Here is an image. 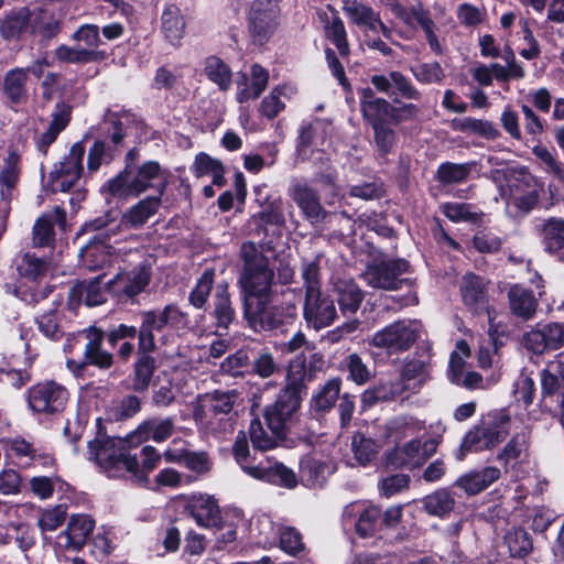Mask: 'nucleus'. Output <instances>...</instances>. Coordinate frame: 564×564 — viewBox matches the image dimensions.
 Instances as JSON below:
<instances>
[{"label": "nucleus", "instance_id": "f8f14e48", "mask_svg": "<svg viewBox=\"0 0 564 564\" xmlns=\"http://www.w3.org/2000/svg\"><path fill=\"white\" fill-rule=\"evenodd\" d=\"M280 7L276 0H256L248 14V30L254 44L263 45L279 26Z\"/></svg>", "mask_w": 564, "mask_h": 564}, {"label": "nucleus", "instance_id": "3c124183", "mask_svg": "<svg viewBox=\"0 0 564 564\" xmlns=\"http://www.w3.org/2000/svg\"><path fill=\"white\" fill-rule=\"evenodd\" d=\"M429 376V365L421 359L406 360L402 367L401 376L398 379L404 384L410 386L414 381L412 389L416 390L426 381ZM411 387H409L410 389Z\"/></svg>", "mask_w": 564, "mask_h": 564}, {"label": "nucleus", "instance_id": "774afa93", "mask_svg": "<svg viewBox=\"0 0 564 564\" xmlns=\"http://www.w3.org/2000/svg\"><path fill=\"white\" fill-rule=\"evenodd\" d=\"M339 392L340 380L338 378L328 380L313 399L316 409L319 411L329 410L337 401Z\"/></svg>", "mask_w": 564, "mask_h": 564}, {"label": "nucleus", "instance_id": "6e6552de", "mask_svg": "<svg viewBox=\"0 0 564 564\" xmlns=\"http://www.w3.org/2000/svg\"><path fill=\"white\" fill-rule=\"evenodd\" d=\"M118 225L113 221L106 223L102 219H95L87 225L90 230H97V234L80 248L79 260L88 270L102 269L113 262L117 256L110 243V234H116Z\"/></svg>", "mask_w": 564, "mask_h": 564}, {"label": "nucleus", "instance_id": "13d9d810", "mask_svg": "<svg viewBox=\"0 0 564 564\" xmlns=\"http://www.w3.org/2000/svg\"><path fill=\"white\" fill-rule=\"evenodd\" d=\"M329 473V466L317 459L305 458L301 463V476L308 486L323 484Z\"/></svg>", "mask_w": 564, "mask_h": 564}, {"label": "nucleus", "instance_id": "f03ea898", "mask_svg": "<svg viewBox=\"0 0 564 564\" xmlns=\"http://www.w3.org/2000/svg\"><path fill=\"white\" fill-rule=\"evenodd\" d=\"M307 377L311 378L312 375L307 370L306 357L295 356L289 364L285 388L275 403L264 412L265 423L273 432H280L300 408L301 392Z\"/></svg>", "mask_w": 564, "mask_h": 564}, {"label": "nucleus", "instance_id": "1a4fd4ad", "mask_svg": "<svg viewBox=\"0 0 564 564\" xmlns=\"http://www.w3.org/2000/svg\"><path fill=\"white\" fill-rule=\"evenodd\" d=\"M187 314L173 304L166 305L162 311L142 313V324L139 330L140 350L153 351L155 349L153 330H162L165 327L178 330L187 327Z\"/></svg>", "mask_w": 564, "mask_h": 564}, {"label": "nucleus", "instance_id": "a211bd4d", "mask_svg": "<svg viewBox=\"0 0 564 564\" xmlns=\"http://www.w3.org/2000/svg\"><path fill=\"white\" fill-rule=\"evenodd\" d=\"M151 275V267L148 263H140L119 271L106 284L118 296L133 297L149 285Z\"/></svg>", "mask_w": 564, "mask_h": 564}, {"label": "nucleus", "instance_id": "7ed1b4c3", "mask_svg": "<svg viewBox=\"0 0 564 564\" xmlns=\"http://www.w3.org/2000/svg\"><path fill=\"white\" fill-rule=\"evenodd\" d=\"M242 270L238 283L245 302L269 299L274 272L269 267L268 258L253 242H245L240 249Z\"/></svg>", "mask_w": 564, "mask_h": 564}, {"label": "nucleus", "instance_id": "052dcab7", "mask_svg": "<svg viewBox=\"0 0 564 564\" xmlns=\"http://www.w3.org/2000/svg\"><path fill=\"white\" fill-rule=\"evenodd\" d=\"M558 365L552 364L541 373V386L543 398L558 394L560 402L564 393V377L558 376Z\"/></svg>", "mask_w": 564, "mask_h": 564}, {"label": "nucleus", "instance_id": "b1692460", "mask_svg": "<svg viewBox=\"0 0 564 564\" xmlns=\"http://www.w3.org/2000/svg\"><path fill=\"white\" fill-rule=\"evenodd\" d=\"M94 530V521L85 514L72 517L65 531L56 538L58 547L66 550L80 549Z\"/></svg>", "mask_w": 564, "mask_h": 564}, {"label": "nucleus", "instance_id": "423d86ee", "mask_svg": "<svg viewBox=\"0 0 564 564\" xmlns=\"http://www.w3.org/2000/svg\"><path fill=\"white\" fill-rule=\"evenodd\" d=\"M234 455L241 469L250 477L282 486L289 489L297 485V478L294 471L281 463L273 462L270 458L254 464L248 458L249 445L243 432H239L234 444Z\"/></svg>", "mask_w": 564, "mask_h": 564}, {"label": "nucleus", "instance_id": "c9c22d12", "mask_svg": "<svg viewBox=\"0 0 564 564\" xmlns=\"http://www.w3.org/2000/svg\"><path fill=\"white\" fill-rule=\"evenodd\" d=\"M101 275H98L93 281L79 282L69 291V303L75 305L84 300L87 306L100 305L106 301L105 292L100 286Z\"/></svg>", "mask_w": 564, "mask_h": 564}, {"label": "nucleus", "instance_id": "aec40b11", "mask_svg": "<svg viewBox=\"0 0 564 564\" xmlns=\"http://www.w3.org/2000/svg\"><path fill=\"white\" fill-rule=\"evenodd\" d=\"M102 130L107 131L111 141H122L131 138L142 141L148 139V127L130 113H110L102 122Z\"/></svg>", "mask_w": 564, "mask_h": 564}, {"label": "nucleus", "instance_id": "a19ab883", "mask_svg": "<svg viewBox=\"0 0 564 564\" xmlns=\"http://www.w3.org/2000/svg\"><path fill=\"white\" fill-rule=\"evenodd\" d=\"M295 89L289 85L274 87L261 101L260 111L268 119L275 118L285 107L284 100L291 99Z\"/></svg>", "mask_w": 564, "mask_h": 564}, {"label": "nucleus", "instance_id": "cd10ccee", "mask_svg": "<svg viewBox=\"0 0 564 564\" xmlns=\"http://www.w3.org/2000/svg\"><path fill=\"white\" fill-rule=\"evenodd\" d=\"M426 460V454L421 449V442L412 440L395 446L387 454V464L393 468L413 469Z\"/></svg>", "mask_w": 564, "mask_h": 564}, {"label": "nucleus", "instance_id": "603ef678", "mask_svg": "<svg viewBox=\"0 0 564 564\" xmlns=\"http://www.w3.org/2000/svg\"><path fill=\"white\" fill-rule=\"evenodd\" d=\"M411 21L415 19L419 25L422 28L431 50L440 54L442 51L441 44L435 34V23L432 20L430 12L423 8L421 2H419L416 6L411 8Z\"/></svg>", "mask_w": 564, "mask_h": 564}, {"label": "nucleus", "instance_id": "dca6fc26", "mask_svg": "<svg viewBox=\"0 0 564 564\" xmlns=\"http://www.w3.org/2000/svg\"><path fill=\"white\" fill-rule=\"evenodd\" d=\"M303 318L310 328L317 332L330 326L337 318L334 300L322 291L305 292Z\"/></svg>", "mask_w": 564, "mask_h": 564}, {"label": "nucleus", "instance_id": "412c9836", "mask_svg": "<svg viewBox=\"0 0 564 564\" xmlns=\"http://www.w3.org/2000/svg\"><path fill=\"white\" fill-rule=\"evenodd\" d=\"M269 299L259 301H246L245 317L249 326L256 332L272 330L285 325L281 316L280 308L276 306H268Z\"/></svg>", "mask_w": 564, "mask_h": 564}, {"label": "nucleus", "instance_id": "39448f33", "mask_svg": "<svg viewBox=\"0 0 564 564\" xmlns=\"http://www.w3.org/2000/svg\"><path fill=\"white\" fill-rule=\"evenodd\" d=\"M127 443L121 438L100 437L88 443V458L94 460L108 477L118 478L127 473L139 477V463L127 453Z\"/></svg>", "mask_w": 564, "mask_h": 564}, {"label": "nucleus", "instance_id": "a18cd8bd", "mask_svg": "<svg viewBox=\"0 0 564 564\" xmlns=\"http://www.w3.org/2000/svg\"><path fill=\"white\" fill-rule=\"evenodd\" d=\"M20 174V154L10 150L4 159L3 167L0 172V186L3 187V196L14 193Z\"/></svg>", "mask_w": 564, "mask_h": 564}, {"label": "nucleus", "instance_id": "9d476101", "mask_svg": "<svg viewBox=\"0 0 564 564\" xmlns=\"http://www.w3.org/2000/svg\"><path fill=\"white\" fill-rule=\"evenodd\" d=\"M420 335V325L414 321H397L372 334L369 345L387 351L399 354L408 350Z\"/></svg>", "mask_w": 564, "mask_h": 564}, {"label": "nucleus", "instance_id": "a878e982", "mask_svg": "<svg viewBox=\"0 0 564 564\" xmlns=\"http://www.w3.org/2000/svg\"><path fill=\"white\" fill-rule=\"evenodd\" d=\"M63 18L47 8L31 11L30 34L39 36L41 41H50L62 31Z\"/></svg>", "mask_w": 564, "mask_h": 564}, {"label": "nucleus", "instance_id": "ddd939ff", "mask_svg": "<svg viewBox=\"0 0 564 564\" xmlns=\"http://www.w3.org/2000/svg\"><path fill=\"white\" fill-rule=\"evenodd\" d=\"M409 263L403 259L382 261L367 265L362 278L368 286L393 291L402 285L409 286V280L400 278L408 271Z\"/></svg>", "mask_w": 564, "mask_h": 564}, {"label": "nucleus", "instance_id": "864d4df0", "mask_svg": "<svg viewBox=\"0 0 564 564\" xmlns=\"http://www.w3.org/2000/svg\"><path fill=\"white\" fill-rule=\"evenodd\" d=\"M138 349L140 348L138 347ZM150 352L151 351L138 350L139 357L135 362L133 382L135 390H145L152 379L155 369V361L154 358L149 355Z\"/></svg>", "mask_w": 564, "mask_h": 564}, {"label": "nucleus", "instance_id": "09e8293b", "mask_svg": "<svg viewBox=\"0 0 564 564\" xmlns=\"http://www.w3.org/2000/svg\"><path fill=\"white\" fill-rule=\"evenodd\" d=\"M26 70L14 68L9 70L3 79V93L12 102H20L26 95Z\"/></svg>", "mask_w": 564, "mask_h": 564}, {"label": "nucleus", "instance_id": "f704fd0d", "mask_svg": "<svg viewBox=\"0 0 564 564\" xmlns=\"http://www.w3.org/2000/svg\"><path fill=\"white\" fill-rule=\"evenodd\" d=\"M454 131L476 135L484 139H496L499 137L498 129L488 120L476 119L471 117L456 118L451 121Z\"/></svg>", "mask_w": 564, "mask_h": 564}, {"label": "nucleus", "instance_id": "bf43d9fd", "mask_svg": "<svg viewBox=\"0 0 564 564\" xmlns=\"http://www.w3.org/2000/svg\"><path fill=\"white\" fill-rule=\"evenodd\" d=\"M70 115L72 107L69 105L64 102L57 104L52 113V121L43 134V141H55L61 131L69 123Z\"/></svg>", "mask_w": 564, "mask_h": 564}, {"label": "nucleus", "instance_id": "49530a36", "mask_svg": "<svg viewBox=\"0 0 564 564\" xmlns=\"http://www.w3.org/2000/svg\"><path fill=\"white\" fill-rule=\"evenodd\" d=\"M423 509L431 516L445 517L449 513L454 506L455 500L446 489H438L431 495H427L423 500Z\"/></svg>", "mask_w": 564, "mask_h": 564}, {"label": "nucleus", "instance_id": "338daca9", "mask_svg": "<svg viewBox=\"0 0 564 564\" xmlns=\"http://www.w3.org/2000/svg\"><path fill=\"white\" fill-rule=\"evenodd\" d=\"M351 449L358 464L365 466L376 457L378 446L362 434H356L351 441Z\"/></svg>", "mask_w": 564, "mask_h": 564}, {"label": "nucleus", "instance_id": "f257e3e1", "mask_svg": "<svg viewBox=\"0 0 564 564\" xmlns=\"http://www.w3.org/2000/svg\"><path fill=\"white\" fill-rule=\"evenodd\" d=\"M491 178L498 186L509 216L522 217L538 204L542 186L527 169L503 166L492 171Z\"/></svg>", "mask_w": 564, "mask_h": 564}, {"label": "nucleus", "instance_id": "69168bd1", "mask_svg": "<svg viewBox=\"0 0 564 564\" xmlns=\"http://www.w3.org/2000/svg\"><path fill=\"white\" fill-rule=\"evenodd\" d=\"M283 427H285V425ZM269 430L271 431V434L265 432L261 422L258 420H253L250 423L249 435L256 448L261 451H268L270 448H273L276 444L275 438L280 436L284 431V429H282L280 432L275 433L270 427Z\"/></svg>", "mask_w": 564, "mask_h": 564}, {"label": "nucleus", "instance_id": "de8ad7c7", "mask_svg": "<svg viewBox=\"0 0 564 564\" xmlns=\"http://www.w3.org/2000/svg\"><path fill=\"white\" fill-rule=\"evenodd\" d=\"M269 82V73L259 64H253L251 67V85L239 89L237 93V100L245 102L249 99L258 98L267 88Z\"/></svg>", "mask_w": 564, "mask_h": 564}, {"label": "nucleus", "instance_id": "c85d7f7f", "mask_svg": "<svg viewBox=\"0 0 564 564\" xmlns=\"http://www.w3.org/2000/svg\"><path fill=\"white\" fill-rule=\"evenodd\" d=\"M56 223L61 229L66 227V213L56 206L52 214H45L37 218L33 226V245L36 247L48 246L54 240L53 224Z\"/></svg>", "mask_w": 564, "mask_h": 564}, {"label": "nucleus", "instance_id": "8fccbe9b", "mask_svg": "<svg viewBox=\"0 0 564 564\" xmlns=\"http://www.w3.org/2000/svg\"><path fill=\"white\" fill-rule=\"evenodd\" d=\"M325 36L334 43L339 55L346 57L350 53L347 32L343 20L335 14L325 23Z\"/></svg>", "mask_w": 564, "mask_h": 564}, {"label": "nucleus", "instance_id": "5701e85b", "mask_svg": "<svg viewBox=\"0 0 564 564\" xmlns=\"http://www.w3.org/2000/svg\"><path fill=\"white\" fill-rule=\"evenodd\" d=\"M370 82L377 90L391 96L399 95L402 98L413 100H420L422 96L411 80L398 70L390 72L388 76L373 75Z\"/></svg>", "mask_w": 564, "mask_h": 564}, {"label": "nucleus", "instance_id": "680f3d73", "mask_svg": "<svg viewBox=\"0 0 564 564\" xmlns=\"http://www.w3.org/2000/svg\"><path fill=\"white\" fill-rule=\"evenodd\" d=\"M505 544L511 556H524L532 550L528 532L520 528H513L506 533Z\"/></svg>", "mask_w": 564, "mask_h": 564}, {"label": "nucleus", "instance_id": "6ab92c4d", "mask_svg": "<svg viewBox=\"0 0 564 564\" xmlns=\"http://www.w3.org/2000/svg\"><path fill=\"white\" fill-rule=\"evenodd\" d=\"M460 294L463 302L475 313L486 312L489 321V335L495 340L497 329L494 324V315L489 308L486 295L485 281L473 273H467L463 276L460 282Z\"/></svg>", "mask_w": 564, "mask_h": 564}, {"label": "nucleus", "instance_id": "0eeeda50", "mask_svg": "<svg viewBox=\"0 0 564 564\" xmlns=\"http://www.w3.org/2000/svg\"><path fill=\"white\" fill-rule=\"evenodd\" d=\"M509 416L502 411L489 415L465 435L456 458L463 460L467 452H481L496 447L509 434Z\"/></svg>", "mask_w": 564, "mask_h": 564}, {"label": "nucleus", "instance_id": "f3484780", "mask_svg": "<svg viewBox=\"0 0 564 564\" xmlns=\"http://www.w3.org/2000/svg\"><path fill=\"white\" fill-rule=\"evenodd\" d=\"M84 154L83 143H74L68 156L54 166L50 172V185L53 192H67L78 182L83 172Z\"/></svg>", "mask_w": 564, "mask_h": 564}, {"label": "nucleus", "instance_id": "4468645a", "mask_svg": "<svg viewBox=\"0 0 564 564\" xmlns=\"http://www.w3.org/2000/svg\"><path fill=\"white\" fill-rule=\"evenodd\" d=\"M341 524L360 538L372 536L381 525V510L365 501L350 502L343 510Z\"/></svg>", "mask_w": 564, "mask_h": 564}, {"label": "nucleus", "instance_id": "e2e57ef3", "mask_svg": "<svg viewBox=\"0 0 564 564\" xmlns=\"http://www.w3.org/2000/svg\"><path fill=\"white\" fill-rule=\"evenodd\" d=\"M48 263L34 254L25 253L19 264L18 270L21 276L35 281L48 272Z\"/></svg>", "mask_w": 564, "mask_h": 564}, {"label": "nucleus", "instance_id": "2f4dec72", "mask_svg": "<svg viewBox=\"0 0 564 564\" xmlns=\"http://www.w3.org/2000/svg\"><path fill=\"white\" fill-rule=\"evenodd\" d=\"M31 10L26 7L13 10L0 20V35L7 40H21L30 33Z\"/></svg>", "mask_w": 564, "mask_h": 564}, {"label": "nucleus", "instance_id": "c03bdc74", "mask_svg": "<svg viewBox=\"0 0 564 564\" xmlns=\"http://www.w3.org/2000/svg\"><path fill=\"white\" fill-rule=\"evenodd\" d=\"M528 457V441L524 434L514 435L498 455V459L512 467L523 463Z\"/></svg>", "mask_w": 564, "mask_h": 564}, {"label": "nucleus", "instance_id": "37998d69", "mask_svg": "<svg viewBox=\"0 0 564 564\" xmlns=\"http://www.w3.org/2000/svg\"><path fill=\"white\" fill-rule=\"evenodd\" d=\"M424 429L423 423L414 416H397L387 423V434L393 440L419 434Z\"/></svg>", "mask_w": 564, "mask_h": 564}, {"label": "nucleus", "instance_id": "4be33fe9", "mask_svg": "<svg viewBox=\"0 0 564 564\" xmlns=\"http://www.w3.org/2000/svg\"><path fill=\"white\" fill-rule=\"evenodd\" d=\"M185 510L200 527L210 529L219 525L220 511L216 500L208 495H193L188 498Z\"/></svg>", "mask_w": 564, "mask_h": 564}, {"label": "nucleus", "instance_id": "6e6d98bb", "mask_svg": "<svg viewBox=\"0 0 564 564\" xmlns=\"http://www.w3.org/2000/svg\"><path fill=\"white\" fill-rule=\"evenodd\" d=\"M132 172L124 170L116 177L109 180L104 186L112 197L127 198L138 196V191L132 181Z\"/></svg>", "mask_w": 564, "mask_h": 564}, {"label": "nucleus", "instance_id": "4c0bfd02", "mask_svg": "<svg viewBox=\"0 0 564 564\" xmlns=\"http://www.w3.org/2000/svg\"><path fill=\"white\" fill-rule=\"evenodd\" d=\"M161 21V28L165 39L174 45L177 44L185 31V20L181 9L176 4L166 6L163 10Z\"/></svg>", "mask_w": 564, "mask_h": 564}, {"label": "nucleus", "instance_id": "5fc2aeb1", "mask_svg": "<svg viewBox=\"0 0 564 564\" xmlns=\"http://www.w3.org/2000/svg\"><path fill=\"white\" fill-rule=\"evenodd\" d=\"M205 74L221 90H227L230 87L231 70L220 58L216 56L207 57L205 61Z\"/></svg>", "mask_w": 564, "mask_h": 564}, {"label": "nucleus", "instance_id": "c756f323", "mask_svg": "<svg viewBox=\"0 0 564 564\" xmlns=\"http://www.w3.org/2000/svg\"><path fill=\"white\" fill-rule=\"evenodd\" d=\"M361 111L365 120L372 126L377 141L384 139L387 126L392 120L394 112L391 104L382 98L379 101L368 102Z\"/></svg>", "mask_w": 564, "mask_h": 564}, {"label": "nucleus", "instance_id": "20e7f679", "mask_svg": "<svg viewBox=\"0 0 564 564\" xmlns=\"http://www.w3.org/2000/svg\"><path fill=\"white\" fill-rule=\"evenodd\" d=\"M104 332L89 327L69 337L64 346L67 355V367L74 372H80L88 365L100 369L112 366V354L102 349Z\"/></svg>", "mask_w": 564, "mask_h": 564}, {"label": "nucleus", "instance_id": "7c9ffc66", "mask_svg": "<svg viewBox=\"0 0 564 564\" xmlns=\"http://www.w3.org/2000/svg\"><path fill=\"white\" fill-rule=\"evenodd\" d=\"M292 197L311 223H319L325 218L326 212L321 205L319 197L310 186L294 185Z\"/></svg>", "mask_w": 564, "mask_h": 564}, {"label": "nucleus", "instance_id": "473e14b6", "mask_svg": "<svg viewBox=\"0 0 564 564\" xmlns=\"http://www.w3.org/2000/svg\"><path fill=\"white\" fill-rule=\"evenodd\" d=\"M508 301L510 311L519 318L529 321L535 316L538 300L532 291L514 284L508 291Z\"/></svg>", "mask_w": 564, "mask_h": 564}, {"label": "nucleus", "instance_id": "e433bc0d", "mask_svg": "<svg viewBox=\"0 0 564 564\" xmlns=\"http://www.w3.org/2000/svg\"><path fill=\"white\" fill-rule=\"evenodd\" d=\"M160 204V196L140 200L122 215L121 224L132 228L141 227L158 212Z\"/></svg>", "mask_w": 564, "mask_h": 564}, {"label": "nucleus", "instance_id": "393cba45", "mask_svg": "<svg viewBox=\"0 0 564 564\" xmlns=\"http://www.w3.org/2000/svg\"><path fill=\"white\" fill-rule=\"evenodd\" d=\"M175 422L172 417H152L142 422L130 435V444H139L149 440L156 443L164 442L172 436Z\"/></svg>", "mask_w": 564, "mask_h": 564}, {"label": "nucleus", "instance_id": "ea45409f", "mask_svg": "<svg viewBox=\"0 0 564 564\" xmlns=\"http://www.w3.org/2000/svg\"><path fill=\"white\" fill-rule=\"evenodd\" d=\"M338 303L344 314H355L364 299L360 288L351 280H340L335 284Z\"/></svg>", "mask_w": 564, "mask_h": 564}, {"label": "nucleus", "instance_id": "72a5a7b5", "mask_svg": "<svg viewBox=\"0 0 564 564\" xmlns=\"http://www.w3.org/2000/svg\"><path fill=\"white\" fill-rule=\"evenodd\" d=\"M499 477V468L490 466L481 470L469 471L460 476L456 480V486L468 495H476L498 480Z\"/></svg>", "mask_w": 564, "mask_h": 564}, {"label": "nucleus", "instance_id": "9b49d317", "mask_svg": "<svg viewBox=\"0 0 564 564\" xmlns=\"http://www.w3.org/2000/svg\"><path fill=\"white\" fill-rule=\"evenodd\" d=\"M238 400V393L231 391H215L206 395L204 406L208 419V429L215 435L221 437L234 430L231 412Z\"/></svg>", "mask_w": 564, "mask_h": 564}, {"label": "nucleus", "instance_id": "58836bf2", "mask_svg": "<svg viewBox=\"0 0 564 564\" xmlns=\"http://www.w3.org/2000/svg\"><path fill=\"white\" fill-rule=\"evenodd\" d=\"M408 389L409 386L398 379L380 381L375 387L367 389L362 393L361 400L364 403L371 405L379 401L392 400L401 395Z\"/></svg>", "mask_w": 564, "mask_h": 564}, {"label": "nucleus", "instance_id": "79ce46f5", "mask_svg": "<svg viewBox=\"0 0 564 564\" xmlns=\"http://www.w3.org/2000/svg\"><path fill=\"white\" fill-rule=\"evenodd\" d=\"M542 241L545 250L556 253L564 248V220L549 218L542 226Z\"/></svg>", "mask_w": 564, "mask_h": 564}, {"label": "nucleus", "instance_id": "bb28decb", "mask_svg": "<svg viewBox=\"0 0 564 564\" xmlns=\"http://www.w3.org/2000/svg\"><path fill=\"white\" fill-rule=\"evenodd\" d=\"M167 177V172L162 170L155 161H148L137 172H132V181L139 195L150 187L156 188L160 195L163 194Z\"/></svg>", "mask_w": 564, "mask_h": 564}, {"label": "nucleus", "instance_id": "2eb2a0df", "mask_svg": "<svg viewBox=\"0 0 564 564\" xmlns=\"http://www.w3.org/2000/svg\"><path fill=\"white\" fill-rule=\"evenodd\" d=\"M67 401V390L54 381L40 382L28 392L30 409L40 414L59 413L65 409Z\"/></svg>", "mask_w": 564, "mask_h": 564}, {"label": "nucleus", "instance_id": "4d7b16f0", "mask_svg": "<svg viewBox=\"0 0 564 564\" xmlns=\"http://www.w3.org/2000/svg\"><path fill=\"white\" fill-rule=\"evenodd\" d=\"M215 315L218 321V325L223 327H227L235 317V311L231 307L228 286L226 284H220L216 289Z\"/></svg>", "mask_w": 564, "mask_h": 564}, {"label": "nucleus", "instance_id": "0e129e2a", "mask_svg": "<svg viewBox=\"0 0 564 564\" xmlns=\"http://www.w3.org/2000/svg\"><path fill=\"white\" fill-rule=\"evenodd\" d=\"M334 137L333 124L321 119L303 123L300 130V141H312L314 139L325 141Z\"/></svg>", "mask_w": 564, "mask_h": 564}]
</instances>
